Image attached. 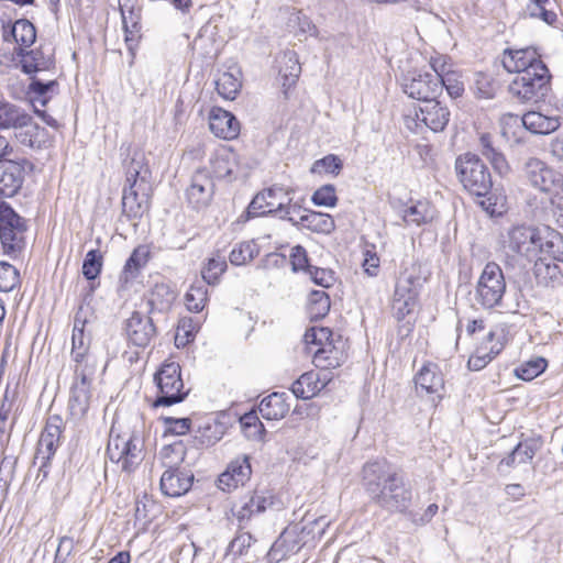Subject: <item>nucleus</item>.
<instances>
[{"mask_svg": "<svg viewBox=\"0 0 563 563\" xmlns=\"http://www.w3.org/2000/svg\"><path fill=\"white\" fill-rule=\"evenodd\" d=\"M363 486L371 501L389 512H404L411 503V489L402 475L386 461L368 462L363 467Z\"/></svg>", "mask_w": 563, "mask_h": 563, "instance_id": "nucleus-1", "label": "nucleus"}, {"mask_svg": "<svg viewBox=\"0 0 563 563\" xmlns=\"http://www.w3.org/2000/svg\"><path fill=\"white\" fill-rule=\"evenodd\" d=\"M107 455L122 472H134L145 456L143 435L137 431L114 434L113 429H111Z\"/></svg>", "mask_w": 563, "mask_h": 563, "instance_id": "nucleus-2", "label": "nucleus"}, {"mask_svg": "<svg viewBox=\"0 0 563 563\" xmlns=\"http://www.w3.org/2000/svg\"><path fill=\"white\" fill-rule=\"evenodd\" d=\"M455 172L463 188L471 195L485 198L492 192V174L476 154L460 155L455 159Z\"/></svg>", "mask_w": 563, "mask_h": 563, "instance_id": "nucleus-3", "label": "nucleus"}, {"mask_svg": "<svg viewBox=\"0 0 563 563\" xmlns=\"http://www.w3.org/2000/svg\"><path fill=\"white\" fill-rule=\"evenodd\" d=\"M27 228V220L0 199V243L5 255L14 258L23 251Z\"/></svg>", "mask_w": 563, "mask_h": 563, "instance_id": "nucleus-4", "label": "nucleus"}, {"mask_svg": "<svg viewBox=\"0 0 563 563\" xmlns=\"http://www.w3.org/2000/svg\"><path fill=\"white\" fill-rule=\"evenodd\" d=\"M505 292L506 279L501 267L495 262H488L475 286V302L483 309H494L501 306Z\"/></svg>", "mask_w": 563, "mask_h": 563, "instance_id": "nucleus-5", "label": "nucleus"}, {"mask_svg": "<svg viewBox=\"0 0 563 563\" xmlns=\"http://www.w3.org/2000/svg\"><path fill=\"white\" fill-rule=\"evenodd\" d=\"M551 74L545 64H536L534 70L517 75L509 85V92L522 102L543 98L550 89Z\"/></svg>", "mask_w": 563, "mask_h": 563, "instance_id": "nucleus-6", "label": "nucleus"}, {"mask_svg": "<svg viewBox=\"0 0 563 563\" xmlns=\"http://www.w3.org/2000/svg\"><path fill=\"white\" fill-rule=\"evenodd\" d=\"M158 388L154 407H168L181 402L188 391L184 389L180 365L176 362L164 363L154 376Z\"/></svg>", "mask_w": 563, "mask_h": 563, "instance_id": "nucleus-7", "label": "nucleus"}, {"mask_svg": "<svg viewBox=\"0 0 563 563\" xmlns=\"http://www.w3.org/2000/svg\"><path fill=\"white\" fill-rule=\"evenodd\" d=\"M451 112L438 98L421 102L413 109L412 113L405 115L406 126L418 132L422 128H428L433 132L443 131L450 122Z\"/></svg>", "mask_w": 563, "mask_h": 563, "instance_id": "nucleus-8", "label": "nucleus"}, {"mask_svg": "<svg viewBox=\"0 0 563 563\" xmlns=\"http://www.w3.org/2000/svg\"><path fill=\"white\" fill-rule=\"evenodd\" d=\"M419 278L407 272L401 273L395 284L391 312L397 321L413 314L419 302Z\"/></svg>", "mask_w": 563, "mask_h": 563, "instance_id": "nucleus-9", "label": "nucleus"}, {"mask_svg": "<svg viewBox=\"0 0 563 563\" xmlns=\"http://www.w3.org/2000/svg\"><path fill=\"white\" fill-rule=\"evenodd\" d=\"M399 81L404 93L420 103L441 95L440 79L432 73L409 70L401 75Z\"/></svg>", "mask_w": 563, "mask_h": 563, "instance_id": "nucleus-10", "label": "nucleus"}, {"mask_svg": "<svg viewBox=\"0 0 563 563\" xmlns=\"http://www.w3.org/2000/svg\"><path fill=\"white\" fill-rule=\"evenodd\" d=\"M312 533L309 525L303 521L289 525L284 529L277 540L273 543L268 556L272 561L279 562L299 550L308 542V537Z\"/></svg>", "mask_w": 563, "mask_h": 563, "instance_id": "nucleus-11", "label": "nucleus"}, {"mask_svg": "<svg viewBox=\"0 0 563 563\" xmlns=\"http://www.w3.org/2000/svg\"><path fill=\"white\" fill-rule=\"evenodd\" d=\"M541 228L515 225L507 232L505 247L517 256L532 262L538 256Z\"/></svg>", "mask_w": 563, "mask_h": 563, "instance_id": "nucleus-12", "label": "nucleus"}, {"mask_svg": "<svg viewBox=\"0 0 563 563\" xmlns=\"http://www.w3.org/2000/svg\"><path fill=\"white\" fill-rule=\"evenodd\" d=\"M523 173L529 185L540 192L552 194L563 189V175L539 158H529Z\"/></svg>", "mask_w": 563, "mask_h": 563, "instance_id": "nucleus-13", "label": "nucleus"}, {"mask_svg": "<svg viewBox=\"0 0 563 563\" xmlns=\"http://www.w3.org/2000/svg\"><path fill=\"white\" fill-rule=\"evenodd\" d=\"M216 185L207 167H200L191 176L185 197L188 206L194 210H203L212 201Z\"/></svg>", "mask_w": 563, "mask_h": 563, "instance_id": "nucleus-14", "label": "nucleus"}, {"mask_svg": "<svg viewBox=\"0 0 563 563\" xmlns=\"http://www.w3.org/2000/svg\"><path fill=\"white\" fill-rule=\"evenodd\" d=\"M274 504L273 496L268 492L253 490L245 494L232 508L233 517L238 520L240 529L253 517L263 514Z\"/></svg>", "mask_w": 563, "mask_h": 563, "instance_id": "nucleus-15", "label": "nucleus"}, {"mask_svg": "<svg viewBox=\"0 0 563 563\" xmlns=\"http://www.w3.org/2000/svg\"><path fill=\"white\" fill-rule=\"evenodd\" d=\"M209 175L214 180H227L231 183L235 179L239 167L238 155L228 146H219L209 156Z\"/></svg>", "mask_w": 563, "mask_h": 563, "instance_id": "nucleus-16", "label": "nucleus"}, {"mask_svg": "<svg viewBox=\"0 0 563 563\" xmlns=\"http://www.w3.org/2000/svg\"><path fill=\"white\" fill-rule=\"evenodd\" d=\"M252 476V466L249 455H241L232 460L224 472L218 477V487L223 492H232L244 486Z\"/></svg>", "mask_w": 563, "mask_h": 563, "instance_id": "nucleus-17", "label": "nucleus"}, {"mask_svg": "<svg viewBox=\"0 0 563 563\" xmlns=\"http://www.w3.org/2000/svg\"><path fill=\"white\" fill-rule=\"evenodd\" d=\"M124 330L129 342L137 347H146L156 335L152 318L139 311L125 321Z\"/></svg>", "mask_w": 563, "mask_h": 563, "instance_id": "nucleus-18", "label": "nucleus"}, {"mask_svg": "<svg viewBox=\"0 0 563 563\" xmlns=\"http://www.w3.org/2000/svg\"><path fill=\"white\" fill-rule=\"evenodd\" d=\"M151 185L125 184L122 195V210L129 218H140L148 209Z\"/></svg>", "mask_w": 563, "mask_h": 563, "instance_id": "nucleus-19", "label": "nucleus"}, {"mask_svg": "<svg viewBox=\"0 0 563 563\" xmlns=\"http://www.w3.org/2000/svg\"><path fill=\"white\" fill-rule=\"evenodd\" d=\"M312 362L322 373H329L331 368L341 366L347 358L345 343L339 339L334 342H324L322 346L312 350Z\"/></svg>", "mask_w": 563, "mask_h": 563, "instance_id": "nucleus-20", "label": "nucleus"}, {"mask_svg": "<svg viewBox=\"0 0 563 563\" xmlns=\"http://www.w3.org/2000/svg\"><path fill=\"white\" fill-rule=\"evenodd\" d=\"M25 159L0 162V197L11 198L19 192L24 181Z\"/></svg>", "mask_w": 563, "mask_h": 563, "instance_id": "nucleus-21", "label": "nucleus"}, {"mask_svg": "<svg viewBox=\"0 0 563 563\" xmlns=\"http://www.w3.org/2000/svg\"><path fill=\"white\" fill-rule=\"evenodd\" d=\"M538 63L544 64L538 52L532 47L506 49L503 57L505 69L517 75H521L526 70L533 71Z\"/></svg>", "mask_w": 563, "mask_h": 563, "instance_id": "nucleus-22", "label": "nucleus"}, {"mask_svg": "<svg viewBox=\"0 0 563 563\" xmlns=\"http://www.w3.org/2000/svg\"><path fill=\"white\" fill-rule=\"evenodd\" d=\"M332 376L330 373L307 372L302 374L291 385V393L296 398L310 399L320 393L330 382Z\"/></svg>", "mask_w": 563, "mask_h": 563, "instance_id": "nucleus-23", "label": "nucleus"}, {"mask_svg": "<svg viewBox=\"0 0 563 563\" xmlns=\"http://www.w3.org/2000/svg\"><path fill=\"white\" fill-rule=\"evenodd\" d=\"M14 54L19 57L22 71L27 75L55 67L53 54H45L42 47L35 49L14 48Z\"/></svg>", "mask_w": 563, "mask_h": 563, "instance_id": "nucleus-24", "label": "nucleus"}, {"mask_svg": "<svg viewBox=\"0 0 563 563\" xmlns=\"http://www.w3.org/2000/svg\"><path fill=\"white\" fill-rule=\"evenodd\" d=\"M210 131L223 140H233L240 133V122L229 111L214 107L209 113Z\"/></svg>", "mask_w": 563, "mask_h": 563, "instance_id": "nucleus-25", "label": "nucleus"}, {"mask_svg": "<svg viewBox=\"0 0 563 563\" xmlns=\"http://www.w3.org/2000/svg\"><path fill=\"white\" fill-rule=\"evenodd\" d=\"M194 482V475L185 468L164 471L161 476V490L168 497H179L186 494Z\"/></svg>", "mask_w": 563, "mask_h": 563, "instance_id": "nucleus-26", "label": "nucleus"}, {"mask_svg": "<svg viewBox=\"0 0 563 563\" xmlns=\"http://www.w3.org/2000/svg\"><path fill=\"white\" fill-rule=\"evenodd\" d=\"M125 184L150 185L151 172L145 162V155L140 150L130 152L123 161Z\"/></svg>", "mask_w": 563, "mask_h": 563, "instance_id": "nucleus-27", "label": "nucleus"}, {"mask_svg": "<svg viewBox=\"0 0 563 563\" xmlns=\"http://www.w3.org/2000/svg\"><path fill=\"white\" fill-rule=\"evenodd\" d=\"M150 258V250L146 245H139L135 247L126 260L123 269L119 276V289L125 290L129 288V285L134 282L141 269L146 265Z\"/></svg>", "mask_w": 563, "mask_h": 563, "instance_id": "nucleus-28", "label": "nucleus"}, {"mask_svg": "<svg viewBox=\"0 0 563 563\" xmlns=\"http://www.w3.org/2000/svg\"><path fill=\"white\" fill-rule=\"evenodd\" d=\"M533 262V275L538 285L555 287L563 284V271L558 264L559 261L537 256Z\"/></svg>", "mask_w": 563, "mask_h": 563, "instance_id": "nucleus-29", "label": "nucleus"}, {"mask_svg": "<svg viewBox=\"0 0 563 563\" xmlns=\"http://www.w3.org/2000/svg\"><path fill=\"white\" fill-rule=\"evenodd\" d=\"M543 441L541 437H531L520 441L514 450L500 461V465L514 467L517 464H526L533 460L541 450Z\"/></svg>", "mask_w": 563, "mask_h": 563, "instance_id": "nucleus-30", "label": "nucleus"}, {"mask_svg": "<svg viewBox=\"0 0 563 563\" xmlns=\"http://www.w3.org/2000/svg\"><path fill=\"white\" fill-rule=\"evenodd\" d=\"M278 76L286 93L296 82L301 73L298 55L294 51H286L276 57Z\"/></svg>", "mask_w": 563, "mask_h": 563, "instance_id": "nucleus-31", "label": "nucleus"}, {"mask_svg": "<svg viewBox=\"0 0 563 563\" xmlns=\"http://www.w3.org/2000/svg\"><path fill=\"white\" fill-rule=\"evenodd\" d=\"M538 257L563 263V235L549 227L541 228Z\"/></svg>", "mask_w": 563, "mask_h": 563, "instance_id": "nucleus-32", "label": "nucleus"}, {"mask_svg": "<svg viewBox=\"0 0 563 563\" xmlns=\"http://www.w3.org/2000/svg\"><path fill=\"white\" fill-rule=\"evenodd\" d=\"M15 134L18 141L30 148H42L46 146L48 141V133L46 129L33 122L32 117L27 113L25 124L18 126Z\"/></svg>", "mask_w": 563, "mask_h": 563, "instance_id": "nucleus-33", "label": "nucleus"}, {"mask_svg": "<svg viewBox=\"0 0 563 563\" xmlns=\"http://www.w3.org/2000/svg\"><path fill=\"white\" fill-rule=\"evenodd\" d=\"M401 219L406 225H421L431 222L435 217V209L426 200H419L405 207L401 211Z\"/></svg>", "mask_w": 563, "mask_h": 563, "instance_id": "nucleus-34", "label": "nucleus"}, {"mask_svg": "<svg viewBox=\"0 0 563 563\" xmlns=\"http://www.w3.org/2000/svg\"><path fill=\"white\" fill-rule=\"evenodd\" d=\"M416 387L424 390L427 394L435 395L441 398V391L444 389L442 375L437 371L435 365H424L415 377Z\"/></svg>", "mask_w": 563, "mask_h": 563, "instance_id": "nucleus-35", "label": "nucleus"}, {"mask_svg": "<svg viewBox=\"0 0 563 563\" xmlns=\"http://www.w3.org/2000/svg\"><path fill=\"white\" fill-rule=\"evenodd\" d=\"M90 379H75L71 386L69 408L73 415H85L90 406L91 386Z\"/></svg>", "mask_w": 563, "mask_h": 563, "instance_id": "nucleus-36", "label": "nucleus"}, {"mask_svg": "<svg viewBox=\"0 0 563 563\" xmlns=\"http://www.w3.org/2000/svg\"><path fill=\"white\" fill-rule=\"evenodd\" d=\"M261 416L266 420L283 419L289 411L285 393H273L263 398L258 405Z\"/></svg>", "mask_w": 563, "mask_h": 563, "instance_id": "nucleus-37", "label": "nucleus"}, {"mask_svg": "<svg viewBox=\"0 0 563 563\" xmlns=\"http://www.w3.org/2000/svg\"><path fill=\"white\" fill-rule=\"evenodd\" d=\"M298 223L316 233L330 234L335 230V222L330 214L312 210H303Z\"/></svg>", "mask_w": 563, "mask_h": 563, "instance_id": "nucleus-38", "label": "nucleus"}, {"mask_svg": "<svg viewBox=\"0 0 563 563\" xmlns=\"http://www.w3.org/2000/svg\"><path fill=\"white\" fill-rule=\"evenodd\" d=\"M522 125L536 134H549L560 126L556 117H548L537 111H529L521 117Z\"/></svg>", "mask_w": 563, "mask_h": 563, "instance_id": "nucleus-39", "label": "nucleus"}, {"mask_svg": "<svg viewBox=\"0 0 563 563\" xmlns=\"http://www.w3.org/2000/svg\"><path fill=\"white\" fill-rule=\"evenodd\" d=\"M242 87L241 71L238 68H231L219 75L216 80L218 93L227 99L234 100Z\"/></svg>", "mask_w": 563, "mask_h": 563, "instance_id": "nucleus-40", "label": "nucleus"}, {"mask_svg": "<svg viewBox=\"0 0 563 563\" xmlns=\"http://www.w3.org/2000/svg\"><path fill=\"white\" fill-rule=\"evenodd\" d=\"M186 456V446L183 441H175L164 445L159 451L158 459L165 471L180 468Z\"/></svg>", "mask_w": 563, "mask_h": 563, "instance_id": "nucleus-41", "label": "nucleus"}, {"mask_svg": "<svg viewBox=\"0 0 563 563\" xmlns=\"http://www.w3.org/2000/svg\"><path fill=\"white\" fill-rule=\"evenodd\" d=\"M27 112L8 101H0V130L18 129L25 124Z\"/></svg>", "mask_w": 563, "mask_h": 563, "instance_id": "nucleus-42", "label": "nucleus"}, {"mask_svg": "<svg viewBox=\"0 0 563 563\" xmlns=\"http://www.w3.org/2000/svg\"><path fill=\"white\" fill-rule=\"evenodd\" d=\"M11 35L13 36L16 48H29L36 40V29L27 19H19L11 26Z\"/></svg>", "mask_w": 563, "mask_h": 563, "instance_id": "nucleus-43", "label": "nucleus"}, {"mask_svg": "<svg viewBox=\"0 0 563 563\" xmlns=\"http://www.w3.org/2000/svg\"><path fill=\"white\" fill-rule=\"evenodd\" d=\"M224 434V426L217 421H207L199 426L195 440L201 446H211L222 439Z\"/></svg>", "mask_w": 563, "mask_h": 563, "instance_id": "nucleus-44", "label": "nucleus"}, {"mask_svg": "<svg viewBox=\"0 0 563 563\" xmlns=\"http://www.w3.org/2000/svg\"><path fill=\"white\" fill-rule=\"evenodd\" d=\"M525 14L532 19H539L549 25H552L558 19L551 0H528Z\"/></svg>", "mask_w": 563, "mask_h": 563, "instance_id": "nucleus-45", "label": "nucleus"}, {"mask_svg": "<svg viewBox=\"0 0 563 563\" xmlns=\"http://www.w3.org/2000/svg\"><path fill=\"white\" fill-rule=\"evenodd\" d=\"M208 301V287L205 282L194 283L185 295V305L191 312H200Z\"/></svg>", "mask_w": 563, "mask_h": 563, "instance_id": "nucleus-46", "label": "nucleus"}, {"mask_svg": "<svg viewBox=\"0 0 563 563\" xmlns=\"http://www.w3.org/2000/svg\"><path fill=\"white\" fill-rule=\"evenodd\" d=\"M258 253L260 247L255 241H244L233 246L229 260L232 265L242 266L250 263Z\"/></svg>", "mask_w": 563, "mask_h": 563, "instance_id": "nucleus-47", "label": "nucleus"}, {"mask_svg": "<svg viewBox=\"0 0 563 563\" xmlns=\"http://www.w3.org/2000/svg\"><path fill=\"white\" fill-rule=\"evenodd\" d=\"M330 310V297L323 290H313L309 295L307 311L311 320L325 317Z\"/></svg>", "mask_w": 563, "mask_h": 563, "instance_id": "nucleus-48", "label": "nucleus"}, {"mask_svg": "<svg viewBox=\"0 0 563 563\" xmlns=\"http://www.w3.org/2000/svg\"><path fill=\"white\" fill-rule=\"evenodd\" d=\"M292 190L289 188H284L278 185H274L269 188L264 189L265 197L268 201V208L272 214L277 216L283 212V207L286 206V202L290 201V192Z\"/></svg>", "mask_w": 563, "mask_h": 563, "instance_id": "nucleus-49", "label": "nucleus"}, {"mask_svg": "<svg viewBox=\"0 0 563 563\" xmlns=\"http://www.w3.org/2000/svg\"><path fill=\"white\" fill-rule=\"evenodd\" d=\"M268 214H272V212L268 208V201L265 197V192L262 190L253 197L245 211L240 214L239 222H246L251 219Z\"/></svg>", "mask_w": 563, "mask_h": 563, "instance_id": "nucleus-50", "label": "nucleus"}, {"mask_svg": "<svg viewBox=\"0 0 563 563\" xmlns=\"http://www.w3.org/2000/svg\"><path fill=\"white\" fill-rule=\"evenodd\" d=\"M71 361L74 363L75 379L93 380L97 369V361L93 354L81 356V358H71Z\"/></svg>", "mask_w": 563, "mask_h": 563, "instance_id": "nucleus-51", "label": "nucleus"}, {"mask_svg": "<svg viewBox=\"0 0 563 563\" xmlns=\"http://www.w3.org/2000/svg\"><path fill=\"white\" fill-rule=\"evenodd\" d=\"M228 265L224 256L217 255L209 258L202 269V280L206 285H214L219 277L225 272Z\"/></svg>", "mask_w": 563, "mask_h": 563, "instance_id": "nucleus-52", "label": "nucleus"}, {"mask_svg": "<svg viewBox=\"0 0 563 563\" xmlns=\"http://www.w3.org/2000/svg\"><path fill=\"white\" fill-rule=\"evenodd\" d=\"M342 168L343 163L340 157L334 154H329L320 159H317L312 164L310 172L318 175L331 174L333 176H338Z\"/></svg>", "mask_w": 563, "mask_h": 563, "instance_id": "nucleus-53", "label": "nucleus"}, {"mask_svg": "<svg viewBox=\"0 0 563 563\" xmlns=\"http://www.w3.org/2000/svg\"><path fill=\"white\" fill-rule=\"evenodd\" d=\"M103 256L99 250H90L82 263V275L88 280H95L101 273Z\"/></svg>", "mask_w": 563, "mask_h": 563, "instance_id": "nucleus-54", "label": "nucleus"}, {"mask_svg": "<svg viewBox=\"0 0 563 563\" xmlns=\"http://www.w3.org/2000/svg\"><path fill=\"white\" fill-rule=\"evenodd\" d=\"M548 366V362L543 357H538L534 360H530L519 367L516 368V375L518 378L522 380H532L533 378L541 375Z\"/></svg>", "mask_w": 563, "mask_h": 563, "instance_id": "nucleus-55", "label": "nucleus"}, {"mask_svg": "<svg viewBox=\"0 0 563 563\" xmlns=\"http://www.w3.org/2000/svg\"><path fill=\"white\" fill-rule=\"evenodd\" d=\"M65 429V423L59 415H51L46 419L45 427L40 435V439L62 443V434Z\"/></svg>", "mask_w": 563, "mask_h": 563, "instance_id": "nucleus-56", "label": "nucleus"}, {"mask_svg": "<svg viewBox=\"0 0 563 563\" xmlns=\"http://www.w3.org/2000/svg\"><path fill=\"white\" fill-rule=\"evenodd\" d=\"M308 353L310 354V347L316 350L324 342H334L333 333L329 328H311L306 331L303 335Z\"/></svg>", "mask_w": 563, "mask_h": 563, "instance_id": "nucleus-57", "label": "nucleus"}, {"mask_svg": "<svg viewBox=\"0 0 563 563\" xmlns=\"http://www.w3.org/2000/svg\"><path fill=\"white\" fill-rule=\"evenodd\" d=\"M440 79L441 92L445 88L448 95L453 98H460L464 93V82L460 73L452 70Z\"/></svg>", "mask_w": 563, "mask_h": 563, "instance_id": "nucleus-58", "label": "nucleus"}, {"mask_svg": "<svg viewBox=\"0 0 563 563\" xmlns=\"http://www.w3.org/2000/svg\"><path fill=\"white\" fill-rule=\"evenodd\" d=\"M20 284L19 271L7 262H0V291L9 292Z\"/></svg>", "mask_w": 563, "mask_h": 563, "instance_id": "nucleus-59", "label": "nucleus"}, {"mask_svg": "<svg viewBox=\"0 0 563 563\" xmlns=\"http://www.w3.org/2000/svg\"><path fill=\"white\" fill-rule=\"evenodd\" d=\"M56 87L57 82L54 79L42 81L37 78H32L29 85V93L34 95V100L45 106L49 99L46 95L53 92Z\"/></svg>", "mask_w": 563, "mask_h": 563, "instance_id": "nucleus-60", "label": "nucleus"}, {"mask_svg": "<svg viewBox=\"0 0 563 563\" xmlns=\"http://www.w3.org/2000/svg\"><path fill=\"white\" fill-rule=\"evenodd\" d=\"M311 201L319 207H335L338 203L335 187L330 184L321 186L313 192Z\"/></svg>", "mask_w": 563, "mask_h": 563, "instance_id": "nucleus-61", "label": "nucleus"}, {"mask_svg": "<svg viewBox=\"0 0 563 563\" xmlns=\"http://www.w3.org/2000/svg\"><path fill=\"white\" fill-rule=\"evenodd\" d=\"M90 335L85 332H73L70 357L78 358L92 354L90 352Z\"/></svg>", "mask_w": 563, "mask_h": 563, "instance_id": "nucleus-62", "label": "nucleus"}, {"mask_svg": "<svg viewBox=\"0 0 563 563\" xmlns=\"http://www.w3.org/2000/svg\"><path fill=\"white\" fill-rule=\"evenodd\" d=\"M256 541V539L246 531H240L228 547V553L240 556Z\"/></svg>", "mask_w": 563, "mask_h": 563, "instance_id": "nucleus-63", "label": "nucleus"}, {"mask_svg": "<svg viewBox=\"0 0 563 563\" xmlns=\"http://www.w3.org/2000/svg\"><path fill=\"white\" fill-rule=\"evenodd\" d=\"M283 212L278 213L277 217L282 220L289 221L292 225L300 227L298 223L299 217L303 214V210L301 205L298 201H292L290 197V201L286 202V206L283 207Z\"/></svg>", "mask_w": 563, "mask_h": 563, "instance_id": "nucleus-64", "label": "nucleus"}]
</instances>
